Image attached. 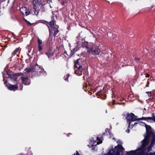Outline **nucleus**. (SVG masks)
Returning a JSON list of instances; mask_svg holds the SVG:
<instances>
[{"instance_id": "1", "label": "nucleus", "mask_w": 155, "mask_h": 155, "mask_svg": "<svg viewBox=\"0 0 155 155\" xmlns=\"http://www.w3.org/2000/svg\"><path fill=\"white\" fill-rule=\"evenodd\" d=\"M155 136H153L150 145L147 147L145 150L137 149L134 151L131 150L127 152V153L129 155H155V152L148 153L151 149L152 147L155 144Z\"/></svg>"}, {"instance_id": "2", "label": "nucleus", "mask_w": 155, "mask_h": 155, "mask_svg": "<svg viewBox=\"0 0 155 155\" xmlns=\"http://www.w3.org/2000/svg\"><path fill=\"white\" fill-rule=\"evenodd\" d=\"M118 145L114 148L112 147L109 148L107 154L104 155H120V153L124 150V149L121 145V141L118 140L117 142Z\"/></svg>"}, {"instance_id": "3", "label": "nucleus", "mask_w": 155, "mask_h": 155, "mask_svg": "<svg viewBox=\"0 0 155 155\" xmlns=\"http://www.w3.org/2000/svg\"><path fill=\"white\" fill-rule=\"evenodd\" d=\"M145 127L146 130V133L147 136L145 137L144 139L142 141L141 143L142 145L141 147L138 148L137 149L142 150H145V149L147 145L149 142V130L150 129L151 127L149 126L145 125Z\"/></svg>"}, {"instance_id": "4", "label": "nucleus", "mask_w": 155, "mask_h": 155, "mask_svg": "<svg viewBox=\"0 0 155 155\" xmlns=\"http://www.w3.org/2000/svg\"><path fill=\"white\" fill-rule=\"evenodd\" d=\"M49 24L50 26V28H49V31L50 33V35L48 38V41L49 42L51 41L52 40V37L51 35V29L52 31H54V36H56L58 32L59 31L58 29V26L55 24V21L52 20V21H50L49 23Z\"/></svg>"}, {"instance_id": "5", "label": "nucleus", "mask_w": 155, "mask_h": 155, "mask_svg": "<svg viewBox=\"0 0 155 155\" xmlns=\"http://www.w3.org/2000/svg\"><path fill=\"white\" fill-rule=\"evenodd\" d=\"M25 71V72L27 73L29 72H34L40 73L43 72L44 70L37 64H36L35 65L29 68H26Z\"/></svg>"}, {"instance_id": "6", "label": "nucleus", "mask_w": 155, "mask_h": 155, "mask_svg": "<svg viewBox=\"0 0 155 155\" xmlns=\"http://www.w3.org/2000/svg\"><path fill=\"white\" fill-rule=\"evenodd\" d=\"M75 73L78 76L81 75L82 73L84 75L83 76V78L85 79L86 77L87 79V76L86 77L85 73H86V70L83 66H79V67H74Z\"/></svg>"}, {"instance_id": "7", "label": "nucleus", "mask_w": 155, "mask_h": 155, "mask_svg": "<svg viewBox=\"0 0 155 155\" xmlns=\"http://www.w3.org/2000/svg\"><path fill=\"white\" fill-rule=\"evenodd\" d=\"M138 119H137L136 117L134 115L133 113H131L130 114H127V117H126V119L127 122L129 123V128H130V127H133L134 125L133 124H131V123L132 122L135 121L137 120H140Z\"/></svg>"}, {"instance_id": "8", "label": "nucleus", "mask_w": 155, "mask_h": 155, "mask_svg": "<svg viewBox=\"0 0 155 155\" xmlns=\"http://www.w3.org/2000/svg\"><path fill=\"white\" fill-rule=\"evenodd\" d=\"M32 3L33 5L34 14L37 15L38 13V8L39 7L40 4L43 5V3L41 0H33Z\"/></svg>"}, {"instance_id": "9", "label": "nucleus", "mask_w": 155, "mask_h": 155, "mask_svg": "<svg viewBox=\"0 0 155 155\" xmlns=\"http://www.w3.org/2000/svg\"><path fill=\"white\" fill-rule=\"evenodd\" d=\"M85 47L87 51L91 54L94 55L99 54L100 52V50L99 49H94L93 48L90 49H89L87 45H86Z\"/></svg>"}, {"instance_id": "10", "label": "nucleus", "mask_w": 155, "mask_h": 155, "mask_svg": "<svg viewBox=\"0 0 155 155\" xmlns=\"http://www.w3.org/2000/svg\"><path fill=\"white\" fill-rule=\"evenodd\" d=\"M5 82L6 86L8 89L11 91H15L17 89L18 87V85H12L8 83H7L6 81H5Z\"/></svg>"}, {"instance_id": "11", "label": "nucleus", "mask_w": 155, "mask_h": 155, "mask_svg": "<svg viewBox=\"0 0 155 155\" xmlns=\"http://www.w3.org/2000/svg\"><path fill=\"white\" fill-rule=\"evenodd\" d=\"M139 120H146L147 122H150L151 120H153L155 122V116L154 114H152V117H142L141 118H139Z\"/></svg>"}, {"instance_id": "12", "label": "nucleus", "mask_w": 155, "mask_h": 155, "mask_svg": "<svg viewBox=\"0 0 155 155\" xmlns=\"http://www.w3.org/2000/svg\"><path fill=\"white\" fill-rule=\"evenodd\" d=\"M21 79L22 83L25 85H28L30 83V81L27 77H21Z\"/></svg>"}, {"instance_id": "13", "label": "nucleus", "mask_w": 155, "mask_h": 155, "mask_svg": "<svg viewBox=\"0 0 155 155\" xmlns=\"http://www.w3.org/2000/svg\"><path fill=\"white\" fill-rule=\"evenodd\" d=\"M20 10L23 15L27 16L29 14V12H27V8L25 7H24L20 8Z\"/></svg>"}, {"instance_id": "14", "label": "nucleus", "mask_w": 155, "mask_h": 155, "mask_svg": "<svg viewBox=\"0 0 155 155\" xmlns=\"http://www.w3.org/2000/svg\"><path fill=\"white\" fill-rule=\"evenodd\" d=\"M82 62L81 59H78L77 60L76 62L75 63L74 67H78L79 66H82Z\"/></svg>"}, {"instance_id": "15", "label": "nucleus", "mask_w": 155, "mask_h": 155, "mask_svg": "<svg viewBox=\"0 0 155 155\" xmlns=\"http://www.w3.org/2000/svg\"><path fill=\"white\" fill-rule=\"evenodd\" d=\"M5 70L6 69L5 68V71L3 72H2L3 79L5 81V78H8L10 77L9 75L8 74L7 71Z\"/></svg>"}, {"instance_id": "16", "label": "nucleus", "mask_w": 155, "mask_h": 155, "mask_svg": "<svg viewBox=\"0 0 155 155\" xmlns=\"http://www.w3.org/2000/svg\"><path fill=\"white\" fill-rule=\"evenodd\" d=\"M54 51L53 50H50L48 52L46 53V54L48 56V58L51 57L53 54Z\"/></svg>"}, {"instance_id": "17", "label": "nucleus", "mask_w": 155, "mask_h": 155, "mask_svg": "<svg viewBox=\"0 0 155 155\" xmlns=\"http://www.w3.org/2000/svg\"><path fill=\"white\" fill-rule=\"evenodd\" d=\"M38 45H41L42 43V40L40 39L38 37Z\"/></svg>"}, {"instance_id": "18", "label": "nucleus", "mask_w": 155, "mask_h": 155, "mask_svg": "<svg viewBox=\"0 0 155 155\" xmlns=\"http://www.w3.org/2000/svg\"><path fill=\"white\" fill-rule=\"evenodd\" d=\"M19 48H16L13 52V53L14 54V55H15L16 54L18 53V52L19 51Z\"/></svg>"}, {"instance_id": "19", "label": "nucleus", "mask_w": 155, "mask_h": 155, "mask_svg": "<svg viewBox=\"0 0 155 155\" xmlns=\"http://www.w3.org/2000/svg\"><path fill=\"white\" fill-rule=\"evenodd\" d=\"M138 124L140 125H143V126H144V125L145 126V125L146 124L145 123L141 122H140L138 124L137 123H135L134 124V125H135L136 124Z\"/></svg>"}, {"instance_id": "20", "label": "nucleus", "mask_w": 155, "mask_h": 155, "mask_svg": "<svg viewBox=\"0 0 155 155\" xmlns=\"http://www.w3.org/2000/svg\"><path fill=\"white\" fill-rule=\"evenodd\" d=\"M96 139H97V140L98 141V142L97 143V144H100L102 143V141L100 139V138L97 137H96Z\"/></svg>"}, {"instance_id": "21", "label": "nucleus", "mask_w": 155, "mask_h": 155, "mask_svg": "<svg viewBox=\"0 0 155 155\" xmlns=\"http://www.w3.org/2000/svg\"><path fill=\"white\" fill-rule=\"evenodd\" d=\"M69 74H68L66 76H65L64 77V79L65 81H68V79L69 77Z\"/></svg>"}, {"instance_id": "22", "label": "nucleus", "mask_w": 155, "mask_h": 155, "mask_svg": "<svg viewBox=\"0 0 155 155\" xmlns=\"http://www.w3.org/2000/svg\"><path fill=\"white\" fill-rule=\"evenodd\" d=\"M38 50L40 51L42 49V45H38Z\"/></svg>"}, {"instance_id": "23", "label": "nucleus", "mask_w": 155, "mask_h": 155, "mask_svg": "<svg viewBox=\"0 0 155 155\" xmlns=\"http://www.w3.org/2000/svg\"><path fill=\"white\" fill-rule=\"evenodd\" d=\"M146 93H147L148 95V96L150 97L151 96V92L150 91L146 92Z\"/></svg>"}, {"instance_id": "24", "label": "nucleus", "mask_w": 155, "mask_h": 155, "mask_svg": "<svg viewBox=\"0 0 155 155\" xmlns=\"http://www.w3.org/2000/svg\"><path fill=\"white\" fill-rule=\"evenodd\" d=\"M25 21H26L27 22V23H28V25H31V24L28 21L26 20L25 19Z\"/></svg>"}, {"instance_id": "25", "label": "nucleus", "mask_w": 155, "mask_h": 155, "mask_svg": "<svg viewBox=\"0 0 155 155\" xmlns=\"http://www.w3.org/2000/svg\"><path fill=\"white\" fill-rule=\"evenodd\" d=\"M73 155H80L77 151L76 152V153H74Z\"/></svg>"}, {"instance_id": "26", "label": "nucleus", "mask_w": 155, "mask_h": 155, "mask_svg": "<svg viewBox=\"0 0 155 155\" xmlns=\"http://www.w3.org/2000/svg\"><path fill=\"white\" fill-rule=\"evenodd\" d=\"M61 4H62V5H64L65 4V2H64V1H63L62 2H61Z\"/></svg>"}, {"instance_id": "27", "label": "nucleus", "mask_w": 155, "mask_h": 155, "mask_svg": "<svg viewBox=\"0 0 155 155\" xmlns=\"http://www.w3.org/2000/svg\"><path fill=\"white\" fill-rule=\"evenodd\" d=\"M126 132L127 133H129L130 132V130L129 129H127L126 130Z\"/></svg>"}, {"instance_id": "28", "label": "nucleus", "mask_w": 155, "mask_h": 155, "mask_svg": "<svg viewBox=\"0 0 155 155\" xmlns=\"http://www.w3.org/2000/svg\"><path fill=\"white\" fill-rule=\"evenodd\" d=\"M135 60L137 62H138L139 61V59L138 58H136Z\"/></svg>"}, {"instance_id": "29", "label": "nucleus", "mask_w": 155, "mask_h": 155, "mask_svg": "<svg viewBox=\"0 0 155 155\" xmlns=\"http://www.w3.org/2000/svg\"><path fill=\"white\" fill-rule=\"evenodd\" d=\"M149 76V75L148 74L146 76V77H148Z\"/></svg>"}, {"instance_id": "30", "label": "nucleus", "mask_w": 155, "mask_h": 155, "mask_svg": "<svg viewBox=\"0 0 155 155\" xmlns=\"http://www.w3.org/2000/svg\"><path fill=\"white\" fill-rule=\"evenodd\" d=\"M109 131V130H108V129H106V132H107V131Z\"/></svg>"}, {"instance_id": "31", "label": "nucleus", "mask_w": 155, "mask_h": 155, "mask_svg": "<svg viewBox=\"0 0 155 155\" xmlns=\"http://www.w3.org/2000/svg\"><path fill=\"white\" fill-rule=\"evenodd\" d=\"M146 86L147 87H149V85H148V84L146 85Z\"/></svg>"}, {"instance_id": "32", "label": "nucleus", "mask_w": 155, "mask_h": 155, "mask_svg": "<svg viewBox=\"0 0 155 155\" xmlns=\"http://www.w3.org/2000/svg\"><path fill=\"white\" fill-rule=\"evenodd\" d=\"M138 101H139L140 102V103H143V102H142V101H140V100H138Z\"/></svg>"}, {"instance_id": "33", "label": "nucleus", "mask_w": 155, "mask_h": 155, "mask_svg": "<svg viewBox=\"0 0 155 155\" xmlns=\"http://www.w3.org/2000/svg\"><path fill=\"white\" fill-rule=\"evenodd\" d=\"M76 48H75L74 49V51H76L77 50H76Z\"/></svg>"}, {"instance_id": "34", "label": "nucleus", "mask_w": 155, "mask_h": 155, "mask_svg": "<svg viewBox=\"0 0 155 155\" xmlns=\"http://www.w3.org/2000/svg\"><path fill=\"white\" fill-rule=\"evenodd\" d=\"M22 87H21V88H20V90H22Z\"/></svg>"}, {"instance_id": "35", "label": "nucleus", "mask_w": 155, "mask_h": 155, "mask_svg": "<svg viewBox=\"0 0 155 155\" xmlns=\"http://www.w3.org/2000/svg\"><path fill=\"white\" fill-rule=\"evenodd\" d=\"M41 1H42V2H42V0H41ZM42 3H43V4H44V3H45V2H44V3H43V2H42Z\"/></svg>"}]
</instances>
